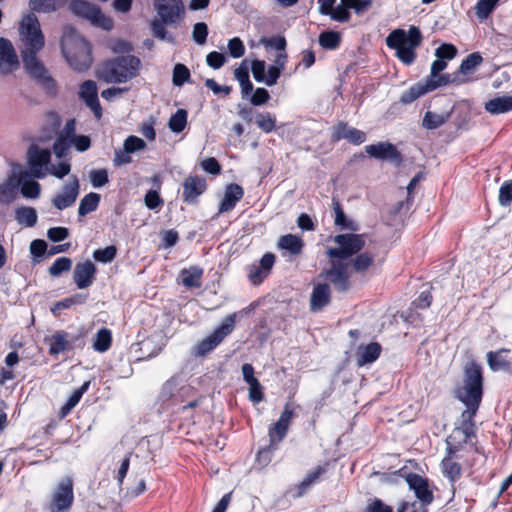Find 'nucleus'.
Segmentation results:
<instances>
[{
	"mask_svg": "<svg viewBox=\"0 0 512 512\" xmlns=\"http://www.w3.org/2000/svg\"><path fill=\"white\" fill-rule=\"evenodd\" d=\"M18 30L20 54L25 71L47 94L55 95L57 84L37 56L45 45V37L37 16L34 13L23 16Z\"/></svg>",
	"mask_w": 512,
	"mask_h": 512,
	"instance_id": "1",
	"label": "nucleus"
},
{
	"mask_svg": "<svg viewBox=\"0 0 512 512\" xmlns=\"http://www.w3.org/2000/svg\"><path fill=\"white\" fill-rule=\"evenodd\" d=\"M483 369L474 360L466 363L463 369L462 385L455 389V397L466 409L461 413L460 430L466 439L475 435L474 417L483 398Z\"/></svg>",
	"mask_w": 512,
	"mask_h": 512,
	"instance_id": "2",
	"label": "nucleus"
},
{
	"mask_svg": "<svg viewBox=\"0 0 512 512\" xmlns=\"http://www.w3.org/2000/svg\"><path fill=\"white\" fill-rule=\"evenodd\" d=\"M140 67L141 61L134 55L117 56L102 62L96 70V76L105 83L122 84L135 78Z\"/></svg>",
	"mask_w": 512,
	"mask_h": 512,
	"instance_id": "3",
	"label": "nucleus"
},
{
	"mask_svg": "<svg viewBox=\"0 0 512 512\" xmlns=\"http://www.w3.org/2000/svg\"><path fill=\"white\" fill-rule=\"evenodd\" d=\"M61 51L72 69L84 71L90 67L91 46L72 26L63 29Z\"/></svg>",
	"mask_w": 512,
	"mask_h": 512,
	"instance_id": "4",
	"label": "nucleus"
},
{
	"mask_svg": "<svg viewBox=\"0 0 512 512\" xmlns=\"http://www.w3.org/2000/svg\"><path fill=\"white\" fill-rule=\"evenodd\" d=\"M421 42L422 34L416 26H410L407 32L403 29H395L386 38V45L396 51L397 58L405 65L414 63L415 49Z\"/></svg>",
	"mask_w": 512,
	"mask_h": 512,
	"instance_id": "5",
	"label": "nucleus"
},
{
	"mask_svg": "<svg viewBox=\"0 0 512 512\" xmlns=\"http://www.w3.org/2000/svg\"><path fill=\"white\" fill-rule=\"evenodd\" d=\"M333 240L338 246L329 248L327 256L338 260L357 255L364 248L366 242L363 234L356 233L338 234Z\"/></svg>",
	"mask_w": 512,
	"mask_h": 512,
	"instance_id": "6",
	"label": "nucleus"
},
{
	"mask_svg": "<svg viewBox=\"0 0 512 512\" xmlns=\"http://www.w3.org/2000/svg\"><path fill=\"white\" fill-rule=\"evenodd\" d=\"M71 12L78 17L88 20L92 25L104 30L113 28V21L102 13L101 9L84 0H73L69 6Z\"/></svg>",
	"mask_w": 512,
	"mask_h": 512,
	"instance_id": "7",
	"label": "nucleus"
},
{
	"mask_svg": "<svg viewBox=\"0 0 512 512\" xmlns=\"http://www.w3.org/2000/svg\"><path fill=\"white\" fill-rule=\"evenodd\" d=\"M51 161V151L37 145H31L27 151L28 172L32 177L43 179L47 176V169Z\"/></svg>",
	"mask_w": 512,
	"mask_h": 512,
	"instance_id": "8",
	"label": "nucleus"
},
{
	"mask_svg": "<svg viewBox=\"0 0 512 512\" xmlns=\"http://www.w3.org/2000/svg\"><path fill=\"white\" fill-rule=\"evenodd\" d=\"M296 407L292 403H286L278 421L270 425L268 436L271 445L279 444L286 437L291 421L296 416Z\"/></svg>",
	"mask_w": 512,
	"mask_h": 512,
	"instance_id": "9",
	"label": "nucleus"
},
{
	"mask_svg": "<svg viewBox=\"0 0 512 512\" xmlns=\"http://www.w3.org/2000/svg\"><path fill=\"white\" fill-rule=\"evenodd\" d=\"M154 8L166 25H173L179 22L184 15V4L182 0H155Z\"/></svg>",
	"mask_w": 512,
	"mask_h": 512,
	"instance_id": "10",
	"label": "nucleus"
},
{
	"mask_svg": "<svg viewBox=\"0 0 512 512\" xmlns=\"http://www.w3.org/2000/svg\"><path fill=\"white\" fill-rule=\"evenodd\" d=\"M193 392L189 385L179 386L177 378H170L162 386L159 398L163 403L178 404L183 402L185 396Z\"/></svg>",
	"mask_w": 512,
	"mask_h": 512,
	"instance_id": "11",
	"label": "nucleus"
},
{
	"mask_svg": "<svg viewBox=\"0 0 512 512\" xmlns=\"http://www.w3.org/2000/svg\"><path fill=\"white\" fill-rule=\"evenodd\" d=\"M76 136V121L75 119H69L59 132L52 146L53 153L57 158L62 159L68 155L69 149L71 148V141Z\"/></svg>",
	"mask_w": 512,
	"mask_h": 512,
	"instance_id": "12",
	"label": "nucleus"
},
{
	"mask_svg": "<svg viewBox=\"0 0 512 512\" xmlns=\"http://www.w3.org/2000/svg\"><path fill=\"white\" fill-rule=\"evenodd\" d=\"M326 278L338 292H346L350 288L348 264L342 261H332L331 267L325 272Z\"/></svg>",
	"mask_w": 512,
	"mask_h": 512,
	"instance_id": "13",
	"label": "nucleus"
},
{
	"mask_svg": "<svg viewBox=\"0 0 512 512\" xmlns=\"http://www.w3.org/2000/svg\"><path fill=\"white\" fill-rule=\"evenodd\" d=\"M20 66L18 55L12 42L7 38H0V74L8 75Z\"/></svg>",
	"mask_w": 512,
	"mask_h": 512,
	"instance_id": "14",
	"label": "nucleus"
},
{
	"mask_svg": "<svg viewBox=\"0 0 512 512\" xmlns=\"http://www.w3.org/2000/svg\"><path fill=\"white\" fill-rule=\"evenodd\" d=\"M79 190V180L76 176H73L72 180L66 183L62 190L53 197V206L58 210H64L72 206L79 195Z\"/></svg>",
	"mask_w": 512,
	"mask_h": 512,
	"instance_id": "15",
	"label": "nucleus"
},
{
	"mask_svg": "<svg viewBox=\"0 0 512 512\" xmlns=\"http://www.w3.org/2000/svg\"><path fill=\"white\" fill-rule=\"evenodd\" d=\"M275 263V255L265 253L258 263H253L248 267L247 277L253 285L261 284L270 274Z\"/></svg>",
	"mask_w": 512,
	"mask_h": 512,
	"instance_id": "16",
	"label": "nucleus"
},
{
	"mask_svg": "<svg viewBox=\"0 0 512 512\" xmlns=\"http://www.w3.org/2000/svg\"><path fill=\"white\" fill-rule=\"evenodd\" d=\"M182 200L183 202L193 205L198 202L201 196L207 189L205 178L200 176H188L183 182Z\"/></svg>",
	"mask_w": 512,
	"mask_h": 512,
	"instance_id": "17",
	"label": "nucleus"
},
{
	"mask_svg": "<svg viewBox=\"0 0 512 512\" xmlns=\"http://www.w3.org/2000/svg\"><path fill=\"white\" fill-rule=\"evenodd\" d=\"M366 134L362 130L349 126L345 122H339L332 131L331 139L338 142L342 139L347 140L353 145H360L366 141Z\"/></svg>",
	"mask_w": 512,
	"mask_h": 512,
	"instance_id": "18",
	"label": "nucleus"
},
{
	"mask_svg": "<svg viewBox=\"0 0 512 512\" xmlns=\"http://www.w3.org/2000/svg\"><path fill=\"white\" fill-rule=\"evenodd\" d=\"M366 153L377 160L401 161V154L396 146L390 142H378L365 146Z\"/></svg>",
	"mask_w": 512,
	"mask_h": 512,
	"instance_id": "19",
	"label": "nucleus"
},
{
	"mask_svg": "<svg viewBox=\"0 0 512 512\" xmlns=\"http://www.w3.org/2000/svg\"><path fill=\"white\" fill-rule=\"evenodd\" d=\"M72 483L66 482L59 486L53 498L51 512H68L74 499Z\"/></svg>",
	"mask_w": 512,
	"mask_h": 512,
	"instance_id": "20",
	"label": "nucleus"
},
{
	"mask_svg": "<svg viewBox=\"0 0 512 512\" xmlns=\"http://www.w3.org/2000/svg\"><path fill=\"white\" fill-rule=\"evenodd\" d=\"M79 95L94 113L95 117L100 119L102 116V108L98 99L96 83L92 80L83 82L80 86Z\"/></svg>",
	"mask_w": 512,
	"mask_h": 512,
	"instance_id": "21",
	"label": "nucleus"
},
{
	"mask_svg": "<svg viewBox=\"0 0 512 512\" xmlns=\"http://www.w3.org/2000/svg\"><path fill=\"white\" fill-rule=\"evenodd\" d=\"M95 274V265L90 260H86L76 264L73 272V280L77 288L86 289L93 283Z\"/></svg>",
	"mask_w": 512,
	"mask_h": 512,
	"instance_id": "22",
	"label": "nucleus"
},
{
	"mask_svg": "<svg viewBox=\"0 0 512 512\" xmlns=\"http://www.w3.org/2000/svg\"><path fill=\"white\" fill-rule=\"evenodd\" d=\"M243 196L244 189L239 184H228L224 191V197L219 204L218 213L222 214L233 210Z\"/></svg>",
	"mask_w": 512,
	"mask_h": 512,
	"instance_id": "23",
	"label": "nucleus"
},
{
	"mask_svg": "<svg viewBox=\"0 0 512 512\" xmlns=\"http://www.w3.org/2000/svg\"><path fill=\"white\" fill-rule=\"evenodd\" d=\"M44 341L49 345V354L53 356L72 349V343L69 339V335L64 330H58L53 335L45 337Z\"/></svg>",
	"mask_w": 512,
	"mask_h": 512,
	"instance_id": "24",
	"label": "nucleus"
},
{
	"mask_svg": "<svg viewBox=\"0 0 512 512\" xmlns=\"http://www.w3.org/2000/svg\"><path fill=\"white\" fill-rule=\"evenodd\" d=\"M437 89V85L430 84L426 79L423 82H418L412 85L408 90L404 91L399 99L403 105H408L416 101L421 96L428 92Z\"/></svg>",
	"mask_w": 512,
	"mask_h": 512,
	"instance_id": "25",
	"label": "nucleus"
},
{
	"mask_svg": "<svg viewBox=\"0 0 512 512\" xmlns=\"http://www.w3.org/2000/svg\"><path fill=\"white\" fill-rule=\"evenodd\" d=\"M331 291L326 283H319L314 286L310 297V310L312 312L320 311L330 302Z\"/></svg>",
	"mask_w": 512,
	"mask_h": 512,
	"instance_id": "26",
	"label": "nucleus"
},
{
	"mask_svg": "<svg viewBox=\"0 0 512 512\" xmlns=\"http://www.w3.org/2000/svg\"><path fill=\"white\" fill-rule=\"evenodd\" d=\"M381 350V345L377 342L359 346L356 351L357 365L364 366L373 363L379 358Z\"/></svg>",
	"mask_w": 512,
	"mask_h": 512,
	"instance_id": "27",
	"label": "nucleus"
},
{
	"mask_svg": "<svg viewBox=\"0 0 512 512\" xmlns=\"http://www.w3.org/2000/svg\"><path fill=\"white\" fill-rule=\"evenodd\" d=\"M30 176L27 171H21L17 177L18 187L21 186L23 197L36 199L40 196L41 186L37 181L28 179Z\"/></svg>",
	"mask_w": 512,
	"mask_h": 512,
	"instance_id": "28",
	"label": "nucleus"
},
{
	"mask_svg": "<svg viewBox=\"0 0 512 512\" xmlns=\"http://www.w3.org/2000/svg\"><path fill=\"white\" fill-rule=\"evenodd\" d=\"M446 67L447 62L437 58L435 61H433L430 75L426 78V80L430 84L437 85V88L451 83L452 79L449 74L440 75V72H442Z\"/></svg>",
	"mask_w": 512,
	"mask_h": 512,
	"instance_id": "29",
	"label": "nucleus"
},
{
	"mask_svg": "<svg viewBox=\"0 0 512 512\" xmlns=\"http://www.w3.org/2000/svg\"><path fill=\"white\" fill-rule=\"evenodd\" d=\"M393 474L396 480H427L424 478L423 470L414 460L407 461L403 467L395 471Z\"/></svg>",
	"mask_w": 512,
	"mask_h": 512,
	"instance_id": "30",
	"label": "nucleus"
},
{
	"mask_svg": "<svg viewBox=\"0 0 512 512\" xmlns=\"http://www.w3.org/2000/svg\"><path fill=\"white\" fill-rule=\"evenodd\" d=\"M14 218L19 225L31 228L37 224L38 214L33 207L20 206L15 209Z\"/></svg>",
	"mask_w": 512,
	"mask_h": 512,
	"instance_id": "31",
	"label": "nucleus"
},
{
	"mask_svg": "<svg viewBox=\"0 0 512 512\" xmlns=\"http://www.w3.org/2000/svg\"><path fill=\"white\" fill-rule=\"evenodd\" d=\"M278 247L289 252L291 255L298 256L303 251L304 242L297 235L286 234L279 238Z\"/></svg>",
	"mask_w": 512,
	"mask_h": 512,
	"instance_id": "32",
	"label": "nucleus"
},
{
	"mask_svg": "<svg viewBox=\"0 0 512 512\" xmlns=\"http://www.w3.org/2000/svg\"><path fill=\"white\" fill-rule=\"evenodd\" d=\"M411 490L414 491L418 503L423 507L433 502V491L429 487V482H407Z\"/></svg>",
	"mask_w": 512,
	"mask_h": 512,
	"instance_id": "33",
	"label": "nucleus"
},
{
	"mask_svg": "<svg viewBox=\"0 0 512 512\" xmlns=\"http://www.w3.org/2000/svg\"><path fill=\"white\" fill-rule=\"evenodd\" d=\"M332 205H333V210L335 213V220H334L335 225L340 230H349L352 232L358 231V229H359L358 224L354 220L349 219L345 215L340 203L338 201H336L335 199H333Z\"/></svg>",
	"mask_w": 512,
	"mask_h": 512,
	"instance_id": "34",
	"label": "nucleus"
},
{
	"mask_svg": "<svg viewBox=\"0 0 512 512\" xmlns=\"http://www.w3.org/2000/svg\"><path fill=\"white\" fill-rule=\"evenodd\" d=\"M203 269L199 266H191L180 272L182 284L187 288H199L201 286V278Z\"/></svg>",
	"mask_w": 512,
	"mask_h": 512,
	"instance_id": "35",
	"label": "nucleus"
},
{
	"mask_svg": "<svg viewBox=\"0 0 512 512\" xmlns=\"http://www.w3.org/2000/svg\"><path fill=\"white\" fill-rule=\"evenodd\" d=\"M146 490L145 482H119V496L129 501Z\"/></svg>",
	"mask_w": 512,
	"mask_h": 512,
	"instance_id": "36",
	"label": "nucleus"
},
{
	"mask_svg": "<svg viewBox=\"0 0 512 512\" xmlns=\"http://www.w3.org/2000/svg\"><path fill=\"white\" fill-rule=\"evenodd\" d=\"M485 109L491 114H502L512 111V96L496 97L485 103Z\"/></svg>",
	"mask_w": 512,
	"mask_h": 512,
	"instance_id": "37",
	"label": "nucleus"
},
{
	"mask_svg": "<svg viewBox=\"0 0 512 512\" xmlns=\"http://www.w3.org/2000/svg\"><path fill=\"white\" fill-rule=\"evenodd\" d=\"M18 191L17 178L9 177L0 184V204H9L15 200Z\"/></svg>",
	"mask_w": 512,
	"mask_h": 512,
	"instance_id": "38",
	"label": "nucleus"
},
{
	"mask_svg": "<svg viewBox=\"0 0 512 512\" xmlns=\"http://www.w3.org/2000/svg\"><path fill=\"white\" fill-rule=\"evenodd\" d=\"M510 352L509 349H499L497 351H490L487 353V362L491 370L498 371L500 369L506 368L509 366V361L507 360V354Z\"/></svg>",
	"mask_w": 512,
	"mask_h": 512,
	"instance_id": "39",
	"label": "nucleus"
},
{
	"mask_svg": "<svg viewBox=\"0 0 512 512\" xmlns=\"http://www.w3.org/2000/svg\"><path fill=\"white\" fill-rule=\"evenodd\" d=\"M67 0H29V7L37 13H51L58 10Z\"/></svg>",
	"mask_w": 512,
	"mask_h": 512,
	"instance_id": "40",
	"label": "nucleus"
},
{
	"mask_svg": "<svg viewBox=\"0 0 512 512\" xmlns=\"http://www.w3.org/2000/svg\"><path fill=\"white\" fill-rule=\"evenodd\" d=\"M101 196L98 193L90 192L86 194L79 203L78 214L83 217L87 214L94 212L100 203Z\"/></svg>",
	"mask_w": 512,
	"mask_h": 512,
	"instance_id": "41",
	"label": "nucleus"
},
{
	"mask_svg": "<svg viewBox=\"0 0 512 512\" xmlns=\"http://www.w3.org/2000/svg\"><path fill=\"white\" fill-rule=\"evenodd\" d=\"M237 313L226 316L221 324L212 332L216 339L221 343L226 336L231 334L235 328Z\"/></svg>",
	"mask_w": 512,
	"mask_h": 512,
	"instance_id": "42",
	"label": "nucleus"
},
{
	"mask_svg": "<svg viewBox=\"0 0 512 512\" xmlns=\"http://www.w3.org/2000/svg\"><path fill=\"white\" fill-rule=\"evenodd\" d=\"M276 118L270 112L255 113V124L264 133H271L276 129Z\"/></svg>",
	"mask_w": 512,
	"mask_h": 512,
	"instance_id": "43",
	"label": "nucleus"
},
{
	"mask_svg": "<svg viewBox=\"0 0 512 512\" xmlns=\"http://www.w3.org/2000/svg\"><path fill=\"white\" fill-rule=\"evenodd\" d=\"M111 343H112L111 331L107 328H102L96 334V338L93 343V348L97 352L104 353L111 347Z\"/></svg>",
	"mask_w": 512,
	"mask_h": 512,
	"instance_id": "44",
	"label": "nucleus"
},
{
	"mask_svg": "<svg viewBox=\"0 0 512 512\" xmlns=\"http://www.w3.org/2000/svg\"><path fill=\"white\" fill-rule=\"evenodd\" d=\"M482 61L483 58L481 54L479 52H473L462 60L458 72L464 75L471 74L475 71L476 67L482 63Z\"/></svg>",
	"mask_w": 512,
	"mask_h": 512,
	"instance_id": "45",
	"label": "nucleus"
},
{
	"mask_svg": "<svg viewBox=\"0 0 512 512\" xmlns=\"http://www.w3.org/2000/svg\"><path fill=\"white\" fill-rule=\"evenodd\" d=\"M187 117L185 109H178L169 119V129L174 133H181L187 125Z\"/></svg>",
	"mask_w": 512,
	"mask_h": 512,
	"instance_id": "46",
	"label": "nucleus"
},
{
	"mask_svg": "<svg viewBox=\"0 0 512 512\" xmlns=\"http://www.w3.org/2000/svg\"><path fill=\"white\" fill-rule=\"evenodd\" d=\"M374 263V255L370 252L358 253L352 259V266L355 272L362 273L367 271Z\"/></svg>",
	"mask_w": 512,
	"mask_h": 512,
	"instance_id": "47",
	"label": "nucleus"
},
{
	"mask_svg": "<svg viewBox=\"0 0 512 512\" xmlns=\"http://www.w3.org/2000/svg\"><path fill=\"white\" fill-rule=\"evenodd\" d=\"M447 120L448 115L427 111L423 117L422 126L428 130H434L445 124Z\"/></svg>",
	"mask_w": 512,
	"mask_h": 512,
	"instance_id": "48",
	"label": "nucleus"
},
{
	"mask_svg": "<svg viewBox=\"0 0 512 512\" xmlns=\"http://www.w3.org/2000/svg\"><path fill=\"white\" fill-rule=\"evenodd\" d=\"M219 344L220 342L211 333L209 336L198 342L194 348V354L196 356H205L214 350Z\"/></svg>",
	"mask_w": 512,
	"mask_h": 512,
	"instance_id": "49",
	"label": "nucleus"
},
{
	"mask_svg": "<svg viewBox=\"0 0 512 512\" xmlns=\"http://www.w3.org/2000/svg\"><path fill=\"white\" fill-rule=\"evenodd\" d=\"M340 41V34L335 31H326L319 35V44L325 49H336L340 45Z\"/></svg>",
	"mask_w": 512,
	"mask_h": 512,
	"instance_id": "50",
	"label": "nucleus"
},
{
	"mask_svg": "<svg viewBox=\"0 0 512 512\" xmlns=\"http://www.w3.org/2000/svg\"><path fill=\"white\" fill-rule=\"evenodd\" d=\"M499 0H478L475 13L480 20L486 19L495 9Z\"/></svg>",
	"mask_w": 512,
	"mask_h": 512,
	"instance_id": "51",
	"label": "nucleus"
},
{
	"mask_svg": "<svg viewBox=\"0 0 512 512\" xmlns=\"http://www.w3.org/2000/svg\"><path fill=\"white\" fill-rule=\"evenodd\" d=\"M72 267V261L68 257L57 258L49 267V273L53 277L60 276L63 272L69 271Z\"/></svg>",
	"mask_w": 512,
	"mask_h": 512,
	"instance_id": "52",
	"label": "nucleus"
},
{
	"mask_svg": "<svg viewBox=\"0 0 512 512\" xmlns=\"http://www.w3.org/2000/svg\"><path fill=\"white\" fill-rule=\"evenodd\" d=\"M117 255V248L114 245L107 246L103 249H97L93 252V258L97 262L110 263Z\"/></svg>",
	"mask_w": 512,
	"mask_h": 512,
	"instance_id": "53",
	"label": "nucleus"
},
{
	"mask_svg": "<svg viewBox=\"0 0 512 512\" xmlns=\"http://www.w3.org/2000/svg\"><path fill=\"white\" fill-rule=\"evenodd\" d=\"M190 71L184 64H176L173 69L172 82L175 86H182L190 79Z\"/></svg>",
	"mask_w": 512,
	"mask_h": 512,
	"instance_id": "54",
	"label": "nucleus"
},
{
	"mask_svg": "<svg viewBox=\"0 0 512 512\" xmlns=\"http://www.w3.org/2000/svg\"><path fill=\"white\" fill-rule=\"evenodd\" d=\"M442 470L445 477L454 480L460 476L461 467L452 458H445L442 461Z\"/></svg>",
	"mask_w": 512,
	"mask_h": 512,
	"instance_id": "55",
	"label": "nucleus"
},
{
	"mask_svg": "<svg viewBox=\"0 0 512 512\" xmlns=\"http://www.w3.org/2000/svg\"><path fill=\"white\" fill-rule=\"evenodd\" d=\"M71 171V164L69 161H62L57 165L49 164V168L47 169V175H53L58 179H63L67 176Z\"/></svg>",
	"mask_w": 512,
	"mask_h": 512,
	"instance_id": "56",
	"label": "nucleus"
},
{
	"mask_svg": "<svg viewBox=\"0 0 512 512\" xmlns=\"http://www.w3.org/2000/svg\"><path fill=\"white\" fill-rule=\"evenodd\" d=\"M228 53L232 58H240L245 54V46L239 37H234L228 41Z\"/></svg>",
	"mask_w": 512,
	"mask_h": 512,
	"instance_id": "57",
	"label": "nucleus"
},
{
	"mask_svg": "<svg viewBox=\"0 0 512 512\" xmlns=\"http://www.w3.org/2000/svg\"><path fill=\"white\" fill-rule=\"evenodd\" d=\"M193 40L198 45H204L207 41L208 26L204 22H198L193 27Z\"/></svg>",
	"mask_w": 512,
	"mask_h": 512,
	"instance_id": "58",
	"label": "nucleus"
},
{
	"mask_svg": "<svg viewBox=\"0 0 512 512\" xmlns=\"http://www.w3.org/2000/svg\"><path fill=\"white\" fill-rule=\"evenodd\" d=\"M166 23H163L162 20H154L151 24L153 35L161 40H167L168 42L174 43V37L170 34H168L167 30L165 29Z\"/></svg>",
	"mask_w": 512,
	"mask_h": 512,
	"instance_id": "59",
	"label": "nucleus"
},
{
	"mask_svg": "<svg viewBox=\"0 0 512 512\" xmlns=\"http://www.w3.org/2000/svg\"><path fill=\"white\" fill-rule=\"evenodd\" d=\"M109 181L108 172L105 169H96L90 172V182L94 188H100Z\"/></svg>",
	"mask_w": 512,
	"mask_h": 512,
	"instance_id": "60",
	"label": "nucleus"
},
{
	"mask_svg": "<svg viewBox=\"0 0 512 512\" xmlns=\"http://www.w3.org/2000/svg\"><path fill=\"white\" fill-rule=\"evenodd\" d=\"M261 42L266 48H272L278 52L286 50L287 43L284 36H272L269 38H263Z\"/></svg>",
	"mask_w": 512,
	"mask_h": 512,
	"instance_id": "61",
	"label": "nucleus"
},
{
	"mask_svg": "<svg viewBox=\"0 0 512 512\" xmlns=\"http://www.w3.org/2000/svg\"><path fill=\"white\" fill-rule=\"evenodd\" d=\"M456 54H457L456 47L452 44H447V43L440 45L435 51V56L439 59L446 61V62L448 60L453 59L456 56Z\"/></svg>",
	"mask_w": 512,
	"mask_h": 512,
	"instance_id": "62",
	"label": "nucleus"
},
{
	"mask_svg": "<svg viewBox=\"0 0 512 512\" xmlns=\"http://www.w3.org/2000/svg\"><path fill=\"white\" fill-rule=\"evenodd\" d=\"M145 147H146L145 141L137 136H134V135L128 136L124 141V148L130 154L134 153L136 151H140V150L144 149Z\"/></svg>",
	"mask_w": 512,
	"mask_h": 512,
	"instance_id": "63",
	"label": "nucleus"
},
{
	"mask_svg": "<svg viewBox=\"0 0 512 512\" xmlns=\"http://www.w3.org/2000/svg\"><path fill=\"white\" fill-rule=\"evenodd\" d=\"M499 203L508 206L512 202V181H506L499 189Z\"/></svg>",
	"mask_w": 512,
	"mask_h": 512,
	"instance_id": "64",
	"label": "nucleus"
}]
</instances>
